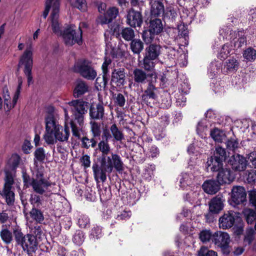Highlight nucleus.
Returning a JSON list of instances; mask_svg holds the SVG:
<instances>
[{"instance_id":"49","label":"nucleus","mask_w":256,"mask_h":256,"mask_svg":"<svg viewBox=\"0 0 256 256\" xmlns=\"http://www.w3.org/2000/svg\"><path fill=\"white\" fill-rule=\"evenodd\" d=\"M30 232L31 233L30 234H32L36 238L38 237V238H40L41 236L44 235L42 226L40 225L36 224V225L30 228Z\"/></svg>"},{"instance_id":"37","label":"nucleus","mask_w":256,"mask_h":256,"mask_svg":"<svg viewBox=\"0 0 256 256\" xmlns=\"http://www.w3.org/2000/svg\"><path fill=\"white\" fill-rule=\"evenodd\" d=\"M224 66L228 71H236L239 68V62L236 59L231 58L226 62Z\"/></svg>"},{"instance_id":"17","label":"nucleus","mask_w":256,"mask_h":256,"mask_svg":"<svg viewBox=\"0 0 256 256\" xmlns=\"http://www.w3.org/2000/svg\"><path fill=\"white\" fill-rule=\"evenodd\" d=\"M212 241L218 246L220 247L229 244L230 238L226 232H218L213 234Z\"/></svg>"},{"instance_id":"31","label":"nucleus","mask_w":256,"mask_h":256,"mask_svg":"<svg viewBox=\"0 0 256 256\" xmlns=\"http://www.w3.org/2000/svg\"><path fill=\"white\" fill-rule=\"evenodd\" d=\"M130 47L134 54H140L144 49V44L140 39H134L131 41Z\"/></svg>"},{"instance_id":"8","label":"nucleus","mask_w":256,"mask_h":256,"mask_svg":"<svg viewBox=\"0 0 256 256\" xmlns=\"http://www.w3.org/2000/svg\"><path fill=\"white\" fill-rule=\"evenodd\" d=\"M46 132L44 135V139L48 144H54L56 140L54 137V116L49 115L46 118Z\"/></svg>"},{"instance_id":"7","label":"nucleus","mask_w":256,"mask_h":256,"mask_svg":"<svg viewBox=\"0 0 256 256\" xmlns=\"http://www.w3.org/2000/svg\"><path fill=\"white\" fill-rule=\"evenodd\" d=\"M74 120L82 122L87 112L88 102L80 100H73L68 103Z\"/></svg>"},{"instance_id":"14","label":"nucleus","mask_w":256,"mask_h":256,"mask_svg":"<svg viewBox=\"0 0 256 256\" xmlns=\"http://www.w3.org/2000/svg\"><path fill=\"white\" fill-rule=\"evenodd\" d=\"M216 178L220 184H230L234 179L232 172L229 168H222L218 172Z\"/></svg>"},{"instance_id":"3","label":"nucleus","mask_w":256,"mask_h":256,"mask_svg":"<svg viewBox=\"0 0 256 256\" xmlns=\"http://www.w3.org/2000/svg\"><path fill=\"white\" fill-rule=\"evenodd\" d=\"M24 186L26 188L32 186L34 192L40 194H44L50 196L52 193L48 190L52 183L44 178L42 171L38 170L34 178H31L26 172H22Z\"/></svg>"},{"instance_id":"20","label":"nucleus","mask_w":256,"mask_h":256,"mask_svg":"<svg viewBox=\"0 0 256 256\" xmlns=\"http://www.w3.org/2000/svg\"><path fill=\"white\" fill-rule=\"evenodd\" d=\"M162 47L160 44H151L145 49L144 55L150 58L156 60L161 54Z\"/></svg>"},{"instance_id":"13","label":"nucleus","mask_w":256,"mask_h":256,"mask_svg":"<svg viewBox=\"0 0 256 256\" xmlns=\"http://www.w3.org/2000/svg\"><path fill=\"white\" fill-rule=\"evenodd\" d=\"M54 137L56 140L61 142L68 141L70 136L69 128L65 126L64 128L56 122L54 118Z\"/></svg>"},{"instance_id":"50","label":"nucleus","mask_w":256,"mask_h":256,"mask_svg":"<svg viewBox=\"0 0 256 256\" xmlns=\"http://www.w3.org/2000/svg\"><path fill=\"white\" fill-rule=\"evenodd\" d=\"M178 36L180 38H184L185 40L188 38V31L187 26L184 24H180L178 25Z\"/></svg>"},{"instance_id":"63","label":"nucleus","mask_w":256,"mask_h":256,"mask_svg":"<svg viewBox=\"0 0 256 256\" xmlns=\"http://www.w3.org/2000/svg\"><path fill=\"white\" fill-rule=\"evenodd\" d=\"M80 162L82 165L84 166L85 168H89L90 164V160L89 156L85 154L80 158Z\"/></svg>"},{"instance_id":"38","label":"nucleus","mask_w":256,"mask_h":256,"mask_svg":"<svg viewBox=\"0 0 256 256\" xmlns=\"http://www.w3.org/2000/svg\"><path fill=\"white\" fill-rule=\"evenodd\" d=\"M212 156L220 160H222V162H223L226 159V152L224 148L220 146H218L216 148L214 154Z\"/></svg>"},{"instance_id":"24","label":"nucleus","mask_w":256,"mask_h":256,"mask_svg":"<svg viewBox=\"0 0 256 256\" xmlns=\"http://www.w3.org/2000/svg\"><path fill=\"white\" fill-rule=\"evenodd\" d=\"M231 38H234V44L236 48H240L246 44V37L244 36V32L242 31H234L230 33Z\"/></svg>"},{"instance_id":"54","label":"nucleus","mask_w":256,"mask_h":256,"mask_svg":"<svg viewBox=\"0 0 256 256\" xmlns=\"http://www.w3.org/2000/svg\"><path fill=\"white\" fill-rule=\"evenodd\" d=\"M35 158L38 162H43L46 158L45 152L43 148H39L34 152V153Z\"/></svg>"},{"instance_id":"5","label":"nucleus","mask_w":256,"mask_h":256,"mask_svg":"<svg viewBox=\"0 0 256 256\" xmlns=\"http://www.w3.org/2000/svg\"><path fill=\"white\" fill-rule=\"evenodd\" d=\"M32 51L31 46L27 48L20 56L18 68L24 66V72L28 78V82L30 84L32 80V70L33 66Z\"/></svg>"},{"instance_id":"40","label":"nucleus","mask_w":256,"mask_h":256,"mask_svg":"<svg viewBox=\"0 0 256 256\" xmlns=\"http://www.w3.org/2000/svg\"><path fill=\"white\" fill-rule=\"evenodd\" d=\"M243 214L248 224H252L256 218V214L253 210L246 208L243 210Z\"/></svg>"},{"instance_id":"19","label":"nucleus","mask_w":256,"mask_h":256,"mask_svg":"<svg viewBox=\"0 0 256 256\" xmlns=\"http://www.w3.org/2000/svg\"><path fill=\"white\" fill-rule=\"evenodd\" d=\"M157 88L154 86L152 82H150L146 88L144 90V94L142 96V101L148 105L149 99L156 100L157 98L156 94L155 92Z\"/></svg>"},{"instance_id":"51","label":"nucleus","mask_w":256,"mask_h":256,"mask_svg":"<svg viewBox=\"0 0 256 256\" xmlns=\"http://www.w3.org/2000/svg\"><path fill=\"white\" fill-rule=\"evenodd\" d=\"M16 96V92L14 94L12 101L10 100V94L6 95L3 97L4 100V104L6 106V108L8 110H10L14 108V105L16 104L18 98L15 100Z\"/></svg>"},{"instance_id":"9","label":"nucleus","mask_w":256,"mask_h":256,"mask_svg":"<svg viewBox=\"0 0 256 256\" xmlns=\"http://www.w3.org/2000/svg\"><path fill=\"white\" fill-rule=\"evenodd\" d=\"M231 202L234 205L244 204L246 201V194L242 186H234L231 192Z\"/></svg>"},{"instance_id":"23","label":"nucleus","mask_w":256,"mask_h":256,"mask_svg":"<svg viewBox=\"0 0 256 256\" xmlns=\"http://www.w3.org/2000/svg\"><path fill=\"white\" fill-rule=\"evenodd\" d=\"M223 202L224 200L220 196H217L212 199L209 204L210 212L214 214L219 212L223 208Z\"/></svg>"},{"instance_id":"27","label":"nucleus","mask_w":256,"mask_h":256,"mask_svg":"<svg viewBox=\"0 0 256 256\" xmlns=\"http://www.w3.org/2000/svg\"><path fill=\"white\" fill-rule=\"evenodd\" d=\"M71 120L70 122L72 136L78 139H80L83 131L84 121L80 122L79 121Z\"/></svg>"},{"instance_id":"34","label":"nucleus","mask_w":256,"mask_h":256,"mask_svg":"<svg viewBox=\"0 0 256 256\" xmlns=\"http://www.w3.org/2000/svg\"><path fill=\"white\" fill-rule=\"evenodd\" d=\"M120 34L122 37L126 41H132L133 40L135 34L134 30L130 28H125L122 30Z\"/></svg>"},{"instance_id":"41","label":"nucleus","mask_w":256,"mask_h":256,"mask_svg":"<svg viewBox=\"0 0 256 256\" xmlns=\"http://www.w3.org/2000/svg\"><path fill=\"white\" fill-rule=\"evenodd\" d=\"M0 236L2 240L6 244H10L12 240V232L8 229H3L0 232Z\"/></svg>"},{"instance_id":"46","label":"nucleus","mask_w":256,"mask_h":256,"mask_svg":"<svg viewBox=\"0 0 256 256\" xmlns=\"http://www.w3.org/2000/svg\"><path fill=\"white\" fill-rule=\"evenodd\" d=\"M155 32H153L150 28L143 32L142 38L146 44H150L152 42L154 37Z\"/></svg>"},{"instance_id":"22","label":"nucleus","mask_w":256,"mask_h":256,"mask_svg":"<svg viewBox=\"0 0 256 256\" xmlns=\"http://www.w3.org/2000/svg\"><path fill=\"white\" fill-rule=\"evenodd\" d=\"M222 166L223 162L222 160H220L212 156L208 158L206 164L207 171L210 170L212 172H218L222 168Z\"/></svg>"},{"instance_id":"12","label":"nucleus","mask_w":256,"mask_h":256,"mask_svg":"<svg viewBox=\"0 0 256 256\" xmlns=\"http://www.w3.org/2000/svg\"><path fill=\"white\" fill-rule=\"evenodd\" d=\"M110 82L120 88L126 84V73L124 68H114L113 70Z\"/></svg>"},{"instance_id":"64","label":"nucleus","mask_w":256,"mask_h":256,"mask_svg":"<svg viewBox=\"0 0 256 256\" xmlns=\"http://www.w3.org/2000/svg\"><path fill=\"white\" fill-rule=\"evenodd\" d=\"M248 160L252 164L250 166L252 168H256V152H251L248 156Z\"/></svg>"},{"instance_id":"32","label":"nucleus","mask_w":256,"mask_h":256,"mask_svg":"<svg viewBox=\"0 0 256 256\" xmlns=\"http://www.w3.org/2000/svg\"><path fill=\"white\" fill-rule=\"evenodd\" d=\"M112 136L116 141H121L124 139L122 132L120 130L116 124H113L110 127Z\"/></svg>"},{"instance_id":"57","label":"nucleus","mask_w":256,"mask_h":256,"mask_svg":"<svg viewBox=\"0 0 256 256\" xmlns=\"http://www.w3.org/2000/svg\"><path fill=\"white\" fill-rule=\"evenodd\" d=\"M230 46L228 44H224L220 52V56L222 59L226 58L230 54Z\"/></svg>"},{"instance_id":"16","label":"nucleus","mask_w":256,"mask_h":256,"mask_svg":"<svg viewBox=\"0 0 256 256\" xmlns=\"http://www.w3.org/2000/svg\"><path fill=\"white\" fill-rule=\"evenodd\" d=\"M52 10L50 16H56L60 12V0H46L43 16H47Z\"/></svg>"},{"instance_id":"56","label":"nucleus","mask_w":256,"mask_h":256,"mask_svg":"<svg viewBox=\"0 0 256 256\" xmlns=\"http://www.w3.org/2000/svg\"><path fill=\"white\" fill-rule=\"evenodd\" d=\"M14 183V180L12 174L8 171L6 172L4 186L12 187Z\"/></svg>"},{"instance_id":"15","label":"nucleus","mask_w":256,"mask_h":256,"mask_svg":"<svg viewBox=\"0 0 256 256\" xmlns=\"http://www.w3.org/2000/svg\"><path fill=\"white\" fill-rule=\"evenodd\" d=\"M111 63L112 60L110 58H105L102 66V78L101 79L100 78H98L96 80L97 83H100V86L105 88L108 84L110 77L108 66Z\"/></svg>"},{"instance_id":"1","label":"nucleus","mask_w":256,"mask_h":256,"mask_svg":"<svg viewBox=\"0 0 256 256\" xmlns=\"http://www.w3.org/2000/svg\"><path fill=\"white\" fill-rule=\"evenodd\" d=\"M98 149L102 152L99 158L100 165L94 164L92 169L96 181L99 182L100 180L102 182L106 180V173H111L114 168L118 172L124 169V163L121 158L118 154L112 153L111 156H108L110 150V148L107 140H101L98 144Z\"/></svg>"},{"instance_id":"62","label":"nucleus","mask_w":256,"mask_h":256,"mask_svg":"<svg viewBox=\"0 0 256 256\" xmlns=\"http://www.w3.org/2000/svg\"><path fill=\"white\" fill-rule=\"evenodd\" d=\"M254 232L253 230L251 229L248 230L244 236V242L248 244H250L254 240Z\"/></svg>"},{"instance_id":"21","label":"nucleus","mask_w":256,"mask_h":256,"mask_svg":"<svg viewBox=\"0 0 256 256\" xmlns=\"http://www.w3.org/2000/svg\"><path fill=\"white\" fill-rule=\"evenodd\" d=\"M220 184L218 180H210L204 182L202 188L204 190L207 194H213L217 192L220 190Z\"/></svg>"},{"instance_id":"26","label":"nucleus","mask_w":256,"mask_h":256,"mask_svg":"<svg viewBox=\"0 0 256 256\" xmlns=\"http://www.w3.org/2000/svg\"><path fill=\"white\" fill-rule=\"evenodd\" d=\"M151 4V16H162L164 14V6L162 3L156 0H152Z\"/></svg>"},{"instance_id":"59","label":"nucleus","mask_w":256,"mask_h":256,"mask_svg":"<svg viewBox=\"0 0 256 256\" xmlns=\"http://www.w3.org/2000/svg\"><path fill=\"white\" fill-rule=\"evenodd\" d=\"M102 236V228L98 226H94L90 231V236L94 238H98Z\"/></svg>"},{"instance_id":"2","label":"nucleus","mask_w":256,"mask_h":256,"mask_svg":"<svg viewBox=\"0 0 256 256\" xmlns=\"http://www.w3.org/2000/svg\"><path fill=\"white\" fill-rule=\"evenodd\" d=\"M52 28L53 32L58 35H62L66 45L72 46L77 43L79 45L82 44V31L80 26L76 32V26L74 24L67 26L63 32L60 30L58 17H52Z\"/></svg>"},{"instance_id":"10","label":"nucleus","mask_w":256,"mask_h":256,"mask_svg":"<svg viewBox=\"0 0 256 256\" xmlns=\"http://www.w3.org/2000/svg\"><path fill=\"white\" fill-rule=\"evenodd\" d=\"M228 162L232 169L235 172H244L246 170L248 166V160L244 156L239 154L232 156Z\"/></svg>"},{"instance_id":"29","label":"nucleus","mask_w":256,"mask_h":256,"mask_svg":"<svg viewBox=\"0 0 256 256\" xmlns=\"http://www.w3.org/2000/svg\"><path fill=\"white\" fill-rule=\"evenodd\" d=\"M134 80L138 84H144L146 82L147 74L145 72L140 68H136L133 72Z\"/></svg>"},{"instance_id":"48","label":"nucleus","mask_w":256,"mask_h":256,"mask_svg":"<svg viewBox=\"0 0 256 256\" xmlns=\"http://www.w3.org/2000/svg\"><path fill=\"white\" fill-rule=\"evenodd\" d=\"M84 233L80 230H77L74 234L72 241L77 245L82 244L84 242Z\"/></svg>"},{"instance_id":"28","label":"nucleus","mask_w":256,"mask_h":256,"mask_svg":"<svg viewBox=\"0 0 256 256\" xmlns=\"http://www.w3.org/2000/svg\"><path fill=\"white\" fill-rule=\"evenodd\" d=\"M90 114L92 119H102L104 116V108L100 104H97L96 107H91L90 110Z\"/></svg>"},{"instance_id":"58","label":"nucleus","mask_w":256,"mask_h":256,"mask_svg":"<svg viewBox=\"0 0 256 256\" xmlns=\"http://www.w3.org/2000/svg\"><path fill=\"white\" fill-rule=\"evenodd\" d=\"M248 198L250 204L254 206L256 210V190H252L248 191Z\"/></svg>"},{"instance_id":"52","label":"nucleus","mask_w":256,"mask_h":256,"mask_svg":"<svg viewBox=\"0 0 256 256\" xmlns=\"http://www.w3.org/2000/svg\"><path fill=\"white\" fill-rule=\"evenodd\" d=\"M212 232L209 230H203L201 231L199 234V238L202 242H206L212 239Z\"/></svg>"},{"instance_id":"25","label":"nucleus","mask_w":256,"mask_h":256,"mask_svg":"<svg viewBox=\"0 0 256 256\" xmlns=\"http://www.w3.org/2000/svg\"><path fill=\"white\" fill-rule=\"evenodd\" d=\"M12 187L4 186L2 192L0 191V195L5 198L6 202L8 205H12L14 202V193Z\"/></svg>"},{"instance_id":"45","label":"nucleus","mask_w":256,"mask_h":256,"mask_svg":"<svg viewBox=\"0 0 256 256\" xmlns=\"http://www.w3.org/2000/svg\"><path fill=\"white\" fill-rule=\"evenodd\" d=\"M243 56L248 61L254 60L256 57V50L253 48H249L244 51Z\"/></svg>"},{"instance_id":"47","label":"nucleus","mask_w":256,"mask_h":256,"mask_svg":"<svg viewBox=\"0 0 256 256\" xmlns=\"http://www.w3.org/2000/svg\"><path fill=\"white\" fill-rule=\"evenodd\" d=\"M126 22L132 27L140 26L142 22V17H127Z\"/></svg>"},{"instance_id":"60","label":"nucleus","mask_w":256,"mask_h":256,"mask_svg":"<svg viewBox=\"0 0 256 256\" xmlns=\"http://www.w3.org/2000/svg\"><path fill=\"white\" fill-rule=\"evenodd\" d=\"M92 131L94 137L99 136L100 135L101 130L100 125L96 122H92Z\"/></svg>"},{"instance_id":"6","label":"nucleus","mask_w":256,"mask_h":256,"mask_svg":"<svg viewBox=\"0 0 256 256\" xmlns=\"http://www.w3.org/2000/svg\"><path fill=\"white\" fill-rule=\"evenodd\" d=\"M74 70L87 80H93L97 76L96 72L92 66L91 62L86 60L76 62L74 66Z\"/></svg>"},{"instance_id":"36","label":"nucleus","mask_w":256,"mask_h":256,"mask_svg":"<svg viewBox=\"0 0 256 256\" xmlns=\"http://www.w3.org/2000/svg\"><path fill=\"white\" fill-rule=\"evenodd\" d=\"M210 135L212 138L216 142H221L225 137L224 133L218 128H214L211 130Z\"/></svg>"},{"instance_id":"42","label":"nucleus","mask_w":256,"mask_h":256,"mask_svg":"<svg viewBox=\"0 0 256 256\" xmlns=\"http://www.w3.org/2000/svg\"><path fill=\"white\" fill-rule=\"evenodd\" d=\"M196 256H218V255L216 252L202 246L198 250Z\"/></svg>"},{"instance_id":"30","label":"nucleus","mask_w":256,"mask_h":256,"mask_svg":"<svg viewBox=\"0 0 256 256\" xmlns=\"http://www.w3.org/2000/svg\"><path fill=\"white\" fill-rule=\"evenodd\" d=\"M150 28L156 34L160 33L163 29L162 21L158 18L150 19Z\"/></svg>"},{"instance_id":"43","label":"nucleus","mask_w":256,"mask_h":256,"mask_svg":"<svg viewBox=\"0 0 256 256\" xmlns=\"http://www.w3.org/2000/svg\"><path fill=\"white\" fill-rule=\"evenodd\" d=\"M30 213V216L37 222H40L44 220L42 212L38 209L33 208Z\"/></svg>"},{"instance_id":"53","label":"nucleus","mask_w":256,"mask_h":256,"mask_svg":"<svg viewBox=\"0 0 256 256\" xmlns=\"http://www.w3.org/2000/svg\"><path fill=\"white\" fill-rule=\"evenodd\" d=\"M82 147L88 148L90 146L92 148H94L96 145V142L94 139H88L86 137H84L82 140Z\"/></svg>"},{"instance_id":"61","label":"nucleus","mask_w":256,"mask_h":256,"mask_svg":"<svg viewBox=\"0 0 256 256\" xmlns=\"http://www.w3.org/2000/svg\"><path fill=\"white\" fill-rule=\"evenodd\" d=\"M132 215L130 210H124L119 214H118L116 218L118 220H127L129 219Z\"/></svg>"},{"instance_id":"39","label":"nucleus","mask_w":256,"mask_h":256,"mask_svg":"<svg viewBox=\"0 0 256 256\" xmlns=\"http://www.w3.org/2000/svg\"><path fill=\"white\" fill-rule=\"evenodd\" d=\"M226 148L232 151H234L238 147V142L237 138L234 136L228 138L226 142Z\"/></svg>"},{"instance_id":"4","label":"nucleus","mask_w":256,"mask_h":256,"mask_svg":"<svg viewBox=\"0 0 256 256\" xmlns=\"http://www.w3.org/2000/svg\"><path fill=\"white\" fill-rule=\"evenodd\" d=\"M13 234L16 244L20 246L30 256H34L33 254L38 250L36 238L32 234L24 235L21 230L18 228L13 230Z\"/></svg>"},{"instance_id":"11","label":"nucleus","mask_w":256,"mask_h":256,"mask_svg":"<svg viewBox=\"0 0 256 256\" xmlns=\"http://www.w3.org/2000/svg\"><path fill=\"white\" fill-rule=\"evenodd\" d=\"M238 213L230 210L224 213L219 219L220 228L226 229L232 228L236 218L238 217Z\"/></svg>"},{"instance_id":"55","label":"nucleus","mask_w":256,"mask_h":256,"mask_svg":"<svg viewBox=\"0 0 256 256\" xmlns=\"http://www.w3.org/2000/svg\"><path fill=\"white\" fill-rule=\"evenodd\" d=\"M78 224L81 228H86L90 225V218L88 216L82 215L78 220Z\"/></svg>"},{"instance_id":"18","label":"nucleus","mask_w":256,"mask_h":256,"mask_svg":"<svg viewBox=\"0 0 256 256\" xmlns=\"http://www.w3.org/2000/svg\"><path fill=\"white\" fill-rule=\"evenodd\" d=\"M89 86L87 83L81 79H78L75 82L74 96L78 98L88 92Z\"/></svg>"},{"instance_id":"44","label":"nucleus","mask_w":256,"mask_h":256,"mask_svg":"<svg viewBox=\"0 0 256 256\" xmlns=\"http://www.w3.org/2000/svg\"><path fill=\"white\" fill-rule=\"evenodd\" d=\"M70 4L82 11L86 10V4L85 0H68Z\"/></svg>"},{"instance_id":"35","label":"nucleus","mask_w":256,"mask_h":256,"mask_svg":"<svg viewBox=\"0 0 256 256\" xmlns=\"http://www.w3.org/2000/svg\"><path fill=\"white\" fill-rule=\"evenodd\" d=\"M156 60L154 58H150L144 55V59L142 60V68L148 72H152L155 66V63L154 60Z\"/></svg>"},{"instance_id":"33","label":"nucleus","mask_w":256,"mask_h":256,"mask_svg":"<svg viewBox=\"0 0 256 256\" xmlns=\"http://www.w3.org/2000/svg\"><path fill=\"white\" fill-rule=\"evenodd\" d=\"M194 180V176L192 174H182L180 179L181 187L184 188L186 186L191 185L193 183Z\"/></svg>"}]
</instances>
